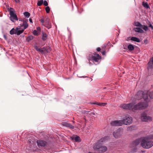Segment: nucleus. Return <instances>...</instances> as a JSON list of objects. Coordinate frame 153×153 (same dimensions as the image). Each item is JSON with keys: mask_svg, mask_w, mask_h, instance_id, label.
Listing matches in <instances>:
<instances>
[{"mask_svg": "<svg viewBox=\"0 0 153 153\" xmlns=\"http://www.w3.org/2000/svg\"><path fill=\"white\" fill-rule=\"evenodd\" d=\"M135 97L136 99L138 100L141 99L143 98L144 102H139L137 105H135L132 102L127 104H124L123 105H147L148 103L150 101V99L149 97L147 92L145 91H139Z\"/></svg>", "mask_w": 153, "mask_h": 153, "instance_id": "f257e3e1", "label": "nucleus"}, {"mask_svg": "<svg viewBox=\"0 0 153 153\" xmlns=\"http://www.w3.org/2000/svg\"><path fill=\"white\" fill-rule=\"evenodd\" d=\"M24 30V29L20 28V29H19V28L18 27L16 28V34L17 35H19L21 33H22Z\"/></svg>", "mask_w": 153, "mask_h": 153, "instance_id": "aec40b11", "label": "nucleus"}, {"mask_svg": "<svg viewBox=\"0 0 153 153\" xmlns=\"http://www.w3.org/2000/svg\"><path fill=\"white\" fill-rule=\"evenodd\" d=\"M140 119L142 121L146 122L148 121H151L152 118L151 117L147 116L146 114L143 113L141 114Z\"/></svg>", "mask_w": 153, "mask_h": 153, "instance_id": "6e6552de", "label": "nucleus"}, {"mask_svg": "<svg viewBox=\"0 0 153 153\" xmlns=\"http://www.w3.org/2000/svg\"><path fill=\"white\" fill-rule=\"evenodd\" d=\"M33 34L35 35H37L38 32L36 30H35L33 31Z\"/></svg>", "mask_w": 153, "mask_h": 153, "instance_id": "4c0bfd02", "label": "nucleus"}, {"mask_svg": "<svg viewBox=\"0 0 153 153\" xmlns=\"http://www.w3.org/2000/svg\"><path fill=\"white\" fill-rule=\"evenodd\" d=\"M142 142V138L137 139L134 141L131 144V147L132 148H135L138 146L140 143Z\"/></svg>", "mask_w": 153, "mask_h": 153, "instance_id": "f8f14e48", "label": "nucleus"}, {"mask_svg": "<svg viewBox=\"0 0 153 153\" xmlns=\"http://www.w3.org/2000/svg\"><path fill=\"white\" fill-rule=\"evenodd\" d=\"M19 21H21L23 22L25 21L22 18H19Z\"/></svg>", "mask_w": 153, "mask_h": 153, "instance_id": "79ce46f5", "label": "nucleus"}, {"mask_svg": "<svg viewBox=\"0 0 153 153\" xmlns=\"http://www.w3.org/2000/svg\"><path fill=\"white\" fill-rule=\"evenodd\" d=\"M94 150L99 153H104L108 149L107 147L104 145H101L100 143H97L93 147Z\"/></svg>", "mask_w": 153, "mask_h": 153, "instance_id": "20e7f679", "label": "nucleus"}, {"mask_svg": "<svg viewBox=\"0 0 153 153\" xmlns=\"http://www.w3.org/2000/svg\"><path fill=\"white\" fill-rule=\"evenodd\" d=\"M122 120L123 125H128L131 124L133 122V118L130 116H126Z\"/></svg>", "mask_w": 153, "mask_h": 153, "instance_id": "423d86ee", "label": "nucleus"}, {"mask_svg": "<svg viewBox=\"0 0 153 153\" xmlns=\"http://www.w3.org/2000/svg\"><path fill=\"white\" fill-rule=\"evenodd\" d=\"M14 10H10V20L14 22L16 21H17L18 20V18L16 14L14 13Z\"/></svg>", "mask_w": 153, "mask_h": 153, "instance_id": "1a4fd4ad", "label": "nucleus"}, {"mask_svg": "<svg viewBox=\"0 0 153 153\" xmlns=\"http://www.w3.org/2000/svg\"><path fill=\"white\" fill-rule=\"evenodd\" d=\"M82 110V112L84 114H88L91 115H92L93 114H94V113H93L92 112L90 113V111H87L85 110Z\"/></svg>", "mask_w": 153, "mask_h": 153, "instance_id": "393cba45", "label": "nucleus"}, {"mask_svg": "<svg viewBox=\"0 0 153 153\" xmlns=\"http://www.w3.org/2000/svg\"><path fill=\"white\" fill-rule=\"evenodd\" d=\"M43 2V0H41L40 1H39L37 3V5L38 6H41Z\"/></svg>", "mask_w": 153, "mask_h": 153, "instance_id": "72a5a7b5", "label": "nucleus"}, {"mask_svg": "<svg viewBox=\"0 0 153 153\" xmlns=\"http://www.w3.org/2000/svg\"><path fill=\"white\" fill-rule=\"evenodd\" d=\"M45 10L47 13H49L50 11V8L49 7H47L45 8Z\"/></svg>", "mask_w": 153, "mask_h": 153, "instance_id": "c9c22d12", "label": "nucleus"}, {"mask_svg": "<svg viewBox=\"0 0 153 153\" xmlns=\"http://www.w3.org/2000/svg\"><path fill=\"white\" fill-rule=\"evenodd\" d=\"M33 36L31 35V36H29L28 37H27L26 39V40L27 41L29 42L30 40L33 39Z\"/></svg>", "mask_w": 153, "mask_h": 153, "instance_id": "c756f323", "label": "nucleus"}, {"mask_svg": "<svg viewBox=\"0 0 153 153\" xmlns=\"http://www.w3.org/2000/svg\"><path fill=\"white\" fill-rule=\"evenodd\" d=\"M29 21H30V23H33L32 20L30 18L29 19Z\"/></svg>", "mask_w": 153, "mask_h": 153, "instance_id": "c03bdc74", "label": "nucleus"}, {"mask_svg": "<svg viewBox=\"0 0 153 153\" xmlns=\"http://www.w3.org/2000/svg\"><path fill=\"white\" fill-rule=\"evenodd\" d=\"M62 125L64 126L67 127L70 129H73L74 128V126L72 125L71 124L66 122H62Z\"/></svg>", "mask_w": 153, "mask_h": 153, "instance_id": "4468645a", "label": "nucleus"}, {"mask_svg": "<svg viewBox=\"0 0 153 153\" xmlns=\"http://www.w3.org/2000/svg\"><path fill=\"white\" fill-rule=\"evenodd\" d=\"M141 27L144 30L146 31H147L148 30V27L147 26L142 25Z\"/></svg>", "mask_w": 153, "mask_h": 153, "instance_id": "473e14b6", "label": "nucleus"}, {"mask_svg": "<svg viewBox=\"0 0 153 153\" xmlns=\"http://www.w3.org/2000/svg\"><path fill=\"white\" fill-rule=\"evenodd\" d=\"M49 19L48 17L46 18L45 19L44 21V26L46 27L48 29L51 28V25L49 22Z\"/></svg>", "mask_w": 153, "mask_h": 153, "instance_id": "2eb2a0df", "label": "nucleus"}, {"mask_svg": "<svg viewBox=\"0 0 153 153\" xmlns=\"http://www.w3.org/2000/svg\"><path fill=\"white\" fill-rule=\"evenodd\" d=\"M96 50L98 51H100L101 50V49L100 47H98L97 48Z\"/></svg>", "mask_w": 153, "mask_h": 153, "instance_id": "37998d69", "label": "nucleus"}, {"mask_svg": "<svg viewBox=\"0 0 153 153\" xmlns=\"http://www.w3.org/2000/svg\"><path fill=\"white\" fill-rule=\"evenodd\" d=\"M149 96L150 99H153V92H151L149 93Z\"/></svg>", "mask_w": 153, "mask_h": 153, "instance_id": "f704fd0d", "label": "nucleus"}, {"mask_svg": "<svg viewBox=\"0 0 153 153\" xmlns=\"http://www.w3.org/2000/svg\"><path fill=\"white\" fill-rule=\"evenodd\" d=\"M149 27H150L151 28V29L152 30H153V26H152V25L151 24H150L149 25Z\"/></svg>", "mask_w": 153, "mask_h": 153, "instance_id": "ea45409f", "label": "nucleus"}, {"mask_svg": "<svg viewBox=\"0 0 153 153\" xmlns=\"http://www.w3.org/2000/svg\"><path fill=\"white\" fill-rule=\"evenodd\" d=\"M148 106H122L121 107L124 109H128L134 112L136 110L146 108Z\"/></svg>", "mask_w": 153, "mask_h": 153, "instance_id": "39448f33", "label": "nucleus"}, {"mask_svg": "<svg viewBox=\"0 0 153 153\" xmlns=\"http://www.w3.org/2000/svg\"><path fill=\"white\" fill-rule=\"evenodd\" d=\"M148 69L149 70L153 68V57L150 59V61L148 64Z\"/></svg>", "mask_w": 153, "mask_h": 153, "instance_id": "dca6fc26", "label": "nucleus"}, {"mask_svg": "<svg viewBox=\"0 0 153 153\" xmlns=\"http://www.w3.org/2000/svg\"><path fill=\"white\" fill-rule=\"evenodd\" d=\"M134 30L136 32H139L141 33H143L144 32L143 30L140 27H135L134 28Z\"/></svg>", "mask_w": 153, "mask_h": 153, "instance_id": "412c9836", "label": "nucleus"}, {"mask_svg": "<svg viewBox=\"0 0 153 153\" xmlns=\"http://www.w3.org/2000/svg\"><path fill=\"white\" fill-rule=\"evenodd\" d=\"M105 51H103L102 52V54L103 55H105Z\"/></svg>", "mask_w": 153, "mask_h": 153, "instance_id": "49530a36", "label": "nucleus"}, {"mask_svg": "<svg viewBox=\"0 0 153 153\" xmlns=\"http://www.w3.org/2000/svg\"><path fill=\"white\" fill-rule=\"evenodd\" d=\"M42 39L43 41H45L47 39V35L44 32L42 33Z\"/></svg>", "mask_w": 153, "mask_h": 153, "instance_id": "a878e982", "label": "nucleus"}, {"mask_svg": "<svg viewBox=\"0 0 153 153\" xmlns=\"http://www.w3.org/2000/svg\"><path fill=\"white\" fill-rule=\"evenodd\" d=\"M142 5L146 9L148 8L149 7L147 2H143Z\"/></svg>", "mask_w": 153, "mask_h": 153, "instance_id": "c85d7f7f", "label": "nucleus"}, {"mask_svg": "<svg viewBox=\"0 0 153 153\" xmlns=\"http://www.w3.org/2000/svg\"><path fill=\"white\" fill-rule=\"evenodd\" d=\"M110 139V137L109 136H105L99 140L97 143H104L107 142Z\"/></svg>", "mask_w": 153, "mask_h": 153, "instance_id": "9b49d317", "label": "nucleus"}, {"mask_svg": "<svg viewBox=\"0 0 153 153\" xmlns=\"http://www.w3.org/2000/svg\"><path fill=\"white\" fill-rule=\"evenodd\" d=\"M128 48L129 50L132 51L134 50V47L132 45L129 44L128 46Z\"/></svg>", "mask_w": 153, "mask_h": 153, "instance_id": "bb28decb", "label": "nucleus"}, {"mask_svg": "<svg viewBox=\"0 0 153 153\" xmlns=\"http://www.w3.org/2000/svg\"><path fill=\"white\" fill-rule=\"evenodd\" d=\"M43 4L45 6H47L48 5V3L47 2V1L46 0H45L43 2Z\"/></svg>", "mask_w": 153, "mask_h": 153, "instance_id": "58836bf2", "label": "nucleus"}, {"mask_svg": "<svg viewBox=\"0 0 153 153\" xmlns=\"http://www.w3.org/2000/svg\"><path fill=\"white\" fill-rule=\"evenodd\" d=\"M122 134V132L120 130H117L116 131L113 132V135L115 138H118L120 137Z\"/></svg>", "mask_w": 153, "mask_h": 153, "instance_id": "ddd939ff", "label": "nucleus"}, {"mask_svg": "<svg viewBox=\"0 0 153 153\" xmlns=\"http://www.w3.org/2000/svg\"><path fill=\"white\" fill-rule=\"evenodd\" d=\"M134 25L136 27H141L142 25L139 22H137L135 23Z\"/></svg>", "mask_w": 153, "mask_h": 153, "instance_id": "2f4dec72", "label": "nucleus"}, {"mask_svg": "<svg viewBox=\"0 0 153 153\" xmlns=\"http://www.w3.org/2000/svg\"><path fill=\"white\" fill-rule=\"evenodd\" d=\"M15 1L16 2H20V1L19 0H18V1H17L16 0Z\"/></svg>", "mask_w": 153, "mask_h": 153, "instance_id": "09e8293b", "label": "nucleus"}, {"mask_svg": "<svg viewBox=\"0 0 153 153\" xmlns=\"http://www.w3.org/2000/svg\"><path fill=\"white\" fill-rule=\"evenodd\" d=\"M42 49L44 50V51H45L48 53H49L51 51V49L49 47H44Z\"/></svg>", "mask_w": 153, "mask_h": 153, "instance_id": "b1692460", "label": "nucleus"}, {"mask_svg": "<svg viewBox=\"0 0 153 153\" xmlns=\"http://www.w3.org/2000/svg\"><path fill=\"white\" fill-rule=\"evenodd\" d=\"M27 19L25 20L24 21H23V24H20V26L21 27H23L24 28L23 29H24V30L26 29L28 27V25L27 23Z\"/></svg>", "mask_w": 153, "mask_h": 153, "instance_id": "6ab92c4d", "label": "nucleus"}, {"mask_svg": "<svg viewBox=\"0 0 153 153\" xmlns=\"http://www.w3.org/2000/svg\"><path fill=\"white\" fill-rule=\"evenodd\" d=\"M110 124L113 126H119L123 125V122L121 120H115L111 121Z\"/></svg>", "mask_w": 153, "mask_h": 153, "instance_id": "9d476101", "label": "nucleus"}, {"mask_svg": "<svg viewBox=\"0 0 153 153\" xmlns=\"http://www.w3.org/2000/svg\"><path fill=\"white\" fill-rule=\"evenodd\" d=\"M94 55H93L91 53L90 54H89L87 56V59L89 61V57H90V58L91 57H93Z\"/></svg>", "mask_w": 153, "mask_h": 153, "instance_id": "e433bc0d", "label": "nucleus"}, {"mask_svg": "<svg viewBox=\"0 0 153 153\" xmlns=\"http://www.w3.org/2000/svg\"><path fill=\"white\" fill-rule=\"evenodd\" d=\"M40 21L42 23V24H43V23H44L45 20H44L43 19H42Z\"/></svg>", "mask_w": 153, "mask_h": 153, "instance_id": "a19ab883", "label": "nucleus"}, {"mask_svg": "<svg viewBox=\"0 0 153 153\" xmlns=\"http://www.w3.org/2000/svg\"><path fill=\"white\" fill-rule=\"evenodd\" d=\"M71 139L74 140L76 142H79L81 141L79 137L76 135H74L71 137Z\"/></svg>", "mask_w": 153, "mask_h": 153, "instance_id": "a211bd4d", "label": "nucleus"}, {"mask_svg": "<svg viewBox=\"0 0 153 153\" xmlns=\"http://www.w3.org/2000/svg\"><path fill=\"white\" fill-rule=\"evenodd\" d=\"M34 48L37 51L42 53H44V50L42 49V48L41 49L39 48L37 45H35Z\"/></svg>", "mask_w": 153, "mask_h": 153, "instance_id": "5701e85b", "label": "nucleus"}, {"mask_svg": "<svg viewBox=\"0 0 153 153\" xmlns=\"http://www.w3.org/2000/svg\"><path fill=\"white\" fill-rule=\"evenodd\" d=\"M107 104L106 103H101L100 102H98L96 101H94V102H88L86 104H89V105H102L103 104H104V105H106Z\"/></svg>", "mask_w": 153, "mask_h": 153, "instance_id": "f3484780", "label": "nucleus"}, {"mask_svg": "<svg viewBox=\"0 0 153 153\" xmlns=\"http://www.w3.org/2000/svg\"><path fill=\"white\" fill-rule=\"evenodd\" d=\"M16 29H15L14 28H12L10 31V34L11 35H13L14 34H16Z\"/></svg>", "mask_w": 153, "mask_h": 153, "instance_id": "cd10ccee", "label": "nucleus"}, {"mask_svg": "<svg viewBox=\"0 0 153 153\" xmlns=\"http://www.w3.org/2000/svg\"><path fill=\"white\" fill-rule=\"evenodd\" d=\"M89 61V65L90 66H91V65H93V64L91 62H90V61Z\"/></svg>", "mask_w": 153, "mask_h": 153, "instance_id": "de8ad7c7", "label": "nucleus"}, {"mask_svg": "<svg viewBox=\"0 0 153 153\" xmlns=\"http://www.w3.org/2000/svg\"><path fill=\"white\" fill-rule=\"evenodd\" d=\"M24 16L26 18H28L30 16V13L27 12H25L23 13Z\"/></svg>", "mask_w": 153, "mask_h": 153, "instance_id": "7c9ffc66", "label": "nucleus"}, {"mask_svg": "<svg viewBox=\"0 0 153 153\" xmlns=\"http://www.w3.org/2000/svg\"><path fill=\"white\" fill-rule=\"evenodd\" d=\"M37 29L38 30H41L40 28L39 27H37Z\"/></svg>", "mask_w": 153, "mask_h": 153, "instance_id": "a18cd8bd", "label": "nucleus"}, {"mask_svg": "<svg viewBox=\"0 0 153 153\" xmlns=\"http://www.w3.org/2000/svg\"><path fill=\"white\" fill-rule=\"evenodd\" d=\"M142 139L141 145L143 148L148 149L153 146V141L150 140L149 138L143 137Z\"/></svg>", "mask_w": 153, "mask_h": 153, "instance_id": "7ed1b4c3", "label": "nucleus"}, {"mask_svg": "<svg viewBox=\"0 0 153 153\" xmlns=\"http://www.w3.org/2000/svg\"><path fill=\"white\" fill-rule=\"evenodd\" d=\"M27 143L30 148L35 147L36 143H37L38 146L39 148L45 147L46 146L47 142L42 140H37L36 141L34 140L29 139Z\"/></svg>", "mask_w": 153, "mask_h": 153, "instance_id": "f03ea898", "label": "nucleus"}, {"mask_svg": "<svg viewBox=\"0 0 153 153\" xmlns=\"http://www.w3.org/2000/svg\"><path fill=\"white\" fill-rule=\"evenodd\" d=\"M10 9H12V10H13V9L12 8H10Z\"/></svg>", "mask_w": 153, "mask_h": 153, "instance_id": "3c124183", "label": "nucleus"}, {"mask_svg": "<svg viewBox=\"0 0 153 153\" xmlns=\"http://www.w3.org/2000/svg\"><path fill=\"white\" fill-rule=\"evenodd\" d=\"M4 38H5V39H6V37L5 36H4Z\"/></svg>", "mask_w": 153, "mask_h": 153, "instance_id": "8fccbe9b", "label": "nucleus"}, {"mask_svg": "<svg viewBox=\"0 0 153 153\" xmlns=\"http://www.w3.org/2000/svg\"><path fill=\"white\" fill-rule=\"evenodd\" d=\"M131 40L132 41L136 42H140V39L136 37H132L131 38Z\"/></svg>", "mask_w": 153, "mask_h": 153, "instance_id": "4be33fe9", "label": "nucleus"}, {"mask_svg": "<svg viewBox=\"0 0 153 153\" xmlns=\"http://www.w3.org/2000/svg\"><path fill=\"white\" fill-rule=\"evenodd\" d=\"M89 61H92L94 64V62H98L101 59V57L100 55L97 53L94 54L93 57L90 58L89 57Z\"/></svg>", "mask_w": 153, "mask_h": 153, "instance_id": "0eeeda50", "label": "nucleus"}, {"mask_svg": "<svg viewBox=\"0 0 153 153\" xmlns=\"http://www.w3.org/2000/svg\"><path fill=\"white\" fill-rule=\"evenodd\" d=\"M146 0L147 1H148V0Z\"/></svg>", "mask_w": 153, "mask_h": 153, "instance_id": "603ef678", "label": "nucleus"}]
</instances>
